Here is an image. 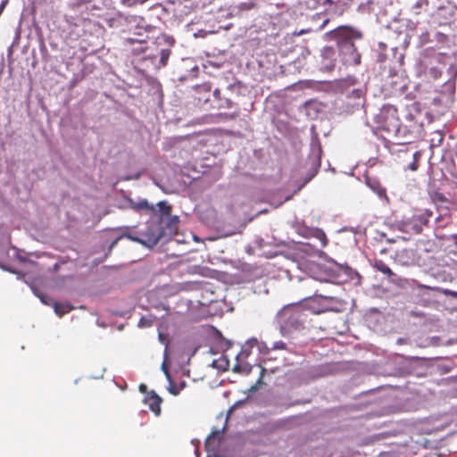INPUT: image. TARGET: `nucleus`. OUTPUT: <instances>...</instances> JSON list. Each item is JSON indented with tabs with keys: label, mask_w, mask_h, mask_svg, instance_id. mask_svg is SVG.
Wrapping results in <instances>:
<instances>
[{
	"label": "nucleus",
	"mask_w": 457,
	"mask_h": 457,
	"mask_svg": "<svg viewBox=\"0 0 457 457\" xmlns=\"http://www.w3.org/2000/svg\"><path fill=\"white\" fill-rule=\"evenodd\" d=\"M374 121L378 129L385 132L386 137L400 145L399 157L406 156L411 162L406 165L410 170H417L418 160L421 153L413 150L411 143L420 137L423 131L422 113L417 107H411L407 110L403 120H400L397 109L392 104H384L374 116Z\"/></svg>",
	"instance_id": "nucleus-1"
},
{
	"label": "nucleus",
	"mask_w": 457,
	"mask_h": 457,
	"mask_svg": "<svg viewBox=\"0 0 457 457\" xmlns=\"http://www.w3.org/2000/svg\"><path fill=\"white\" fill-rule=\"evenodd\" d=\"M326 38L335 40L338 57L345 64L359 65L361 54L354 41L362 38V32L351 26H338L325 34Z\"/></svg>",
	"instance_id": "nucleus-2"
},
{
	"label": "nucleus",
	"mask_w": 457,
	"mask_h": 457,
	"mask_svg": "<svg viewBox=\"0 0 457 457\" xmlns=\"http://www.w3.org/2000/svg\"><path fill=\"white\" fill-rule=\"evenodd\" d=\"M344 98L336 104V112L340 115L353 114L364 108L367 84L354 76H348L342 82Z\"/></svg>",
	"instance_id": "nucleus-3"
},
{
	"label": "nucleus",
	"mask_w": 457,
	"mask_h": 457,
	"mask_svg": "<svg viewBox=\"0 0 457 457\" xmlns=\"http://www.w3.org/2000/svg\"><path fill=\"white\" fill-rule=\"evenodd\" d=\"M308 314L301 305L289 304L278 313V320L283 336L292 337L305 328Z\"/></svg>",
	"instance_id": "nucleus-4"
},
{
	"label": "nucleus",
	"mask_w": 457,
	"mask_h": 457,
	"mask_svg": "<svg viewBox=\"0 0 457 457\" xmlns=\"http://www.w3.org/2000/svg\"><path fill=\"white\" fill-rule=\"evenodd\" d=\"M295 232L304 238L313 240L312 243H302L301 251L309 256H319L322 252L321 248L325 247L328 244V239L325 232L319 228L307 227L304 224L297 223L295 226Z\"/></svg>",
	"instance_id": "nucleus-5"
},
{
	"label": "nucleus",
	"mask_w": 457,
	"mask_h": 457,
	"mask_svg": "<svg viewBox=\"0 0 457 457\" xmlns=\"http://www.w3.org/2000/svg\"><path fill=\"white\" fill-rule=\"evenodd\" d=\"M129 25V34L124 37V44L134 46L135 44H147L149 33L154 27L148 24L145 20L140 16H131L127 19Z\"/></svg>",
	"instance_id": "nucleus-6"
},
{
	"label": "nucleus",
	"mask_w": 457,
	"mask_h": 457,
	"mask_svg": "<svg viewBox=\"0 0 457 457\" xmlns=\"http://www.w3.org/2000/svg\"><path fill=\"white\" fill-rule=\"evenodd\" d=\"M445 54L436 53L435 51L425 50L421 66L425 76L428 79H437L441 77L445 66Z\"/></svg>",
	"instance_id": "nucleus-7"
},
{
	"label": "nucleus",
	"mask_w": 457,
	"mask_h": 457,
	"mask_svg": "<svg viewBox=\"0 0 457 457\" xmlns=\"http://www.w3.org/2000/svg\"><path fill=\"white\" fill-rule=\"evenodd\" d=\"M311 142L310 153L307 158V163L310 165L308 178L304 180L303 186L308 183L318 172L320 167V158L322 154V148L319 139V135L316 132L314 125L311 127Z\"/></svg>",
	"instance_id": "nucleus-8"
},
{
	"label": "nucleus",
	"mask_w": 457,
	"mask_h": 457,
	"mask_svg": "<svg viewBox=\"0 0 457 457\" xmlns=\"http://www.w3.org/2000/svg\"><path fill=\"white\" fill-rule=\"evenodd\" d=\"M164 234L165 229L162 225V221L158 219V220L148 223L145 228L140 231V239L137 238L135 242L145 245L148 248H153L158 244Z\"/></svg>",
	"instance_id": "nucleus-9"
},
{
	"label": "nucleus",
	"mask_w": 457,
	"mask_h": 457,
	"mask_svg": "<svg viewBox=\"0 0 457 457\" xmlns=\"http://www.w3.org/2000/svg\"><path fill=\"white\" fill-rule=\"evenodd\" d=\"M431 214H415L411 217H403L397 222V228L400 231L409 235H418L421 233L423 227L428 224Z\"/></svg>",
	"instance_id": "nucleus-10"
},
{
	"label": "nucleus",
	"mask_w": 457,
	"mask_h": 457,
	"mask_svg": "<svg viewBox=\"0 0 457 457\" xmlns=\"http://www.w3.org/2000/svg\"><path fill=\"white\" fill-rule=\"evenodd\" d=\"M192 90V96L195 101V104L202 108L205 107L212 96L211 83L204 82L203 84L195 85L193 87Z\"/></svg>",
	"instance_id": "nucleus-11"
},
{
	"label": "nucleus",
	"mask_w": 457,
	"mask_h": 457,
	"mask_svg": "<svg viewBox=\"0 0 457 457\" xmlns=\"http://www.w3.org/2000/svg\"><path fill=\"white\" fill-rule=\"evenodd\" d=\"M126 202L128 207L136 212L145 213L150 216H156L157 211L154 204L148 203L145 198H138L137 200L133 198H127Z\"/></svg>",
	"instance_id": "nucleus-12"
},
{
	"label": "nucleus",
	"mask_w": 457,
	"mask_h": 457,
	"mask_svg": "<svg viewBox=\"0 0 457 457\" xmlns=\"http://www.w3.org/2000/svg\"><path fill=\"white\" fill-rule=\"evenodd\" d=\"M320 66L322 70L330 71L337 64L338 54L333 46H325L320 52Z\"/></svg>",
	"instance_id": "nucleus-13"
},
{
	"label": "nucleus",
	"mask_w": 457,
	"mask_h": 457,
	"mask_svg": "<svg viewBox=\"0 0 457 457\" xmlns=\"http://www.w3.org/2000/svg\"><path fill=\"white\" fill-rule=\"evenodd\" d=\"M391 51L393 53V60L390 61L392 64H390L388 68L385 65L383 73L381 74L382 77L388 79L398 77L396 68L403 65L404 59V54L397 47L392 48Z\"/></svg>",
	"instance_id": "nucleus-14"
},
{
	"label": "nucleus",
	"mask_w": 457,
	"mask_h": 457,
	"mask_svg": "<svg viewBox=\"0 0 457 457\" xmlns=\"http://www.w3.org/2000/svg\"><path fill=\"white\" fill-rule=\"evenodd\" d=\"M395 260L402 266H410L416 261L415 251L409 248L397 250L395 254Z\"/></svg>",
	"instance_id": "nucleus-15"
},
{
	"label": "nucleus",
	"mask_w": 457,
	"mask_h": 457,
	"mask_svg": "<svg viewBox=\"0 0 457 457\" xmlns=\"http://www.w3.org/2000/svg\"><path fill=\"white\" fill-rule=\"evenodd\" d=\"M162 398L154 392H149L144 399V403L148 405L149 409L156 415L161 413Z\"/></svg>",
	"instance_id": "nucleus-16"
},
{
	"label": "nucleus",
	"mask_w": 457,
	"mask_h": 457,
	"mask_svg": "<svg viewBox=\"0 0 457 457\" xmlns=\"http://www.w3.org/2000/svg\"><path fill=\"white\" fill-rule=\"evenodd\" d=\"M213 101L217 102L216 105L211 104L212 107H216L219 109L221 108H231L234 105L233 101L228 97V95L223 94L221 96L220 90L219 88H215L212 91Z\"/></svg>",
	"instance_id": "nucleus-17"
},
{
	"label": "nucleus",
	"mask_w": 457,
	"mask_h": 457,
	"mask_svg": "<svg viewBox=\"0 0 457 457\" xmlns=\"http://www.w3.org/2000/svg\"><path fill=\"white\" fill-rule=\"evenodd\" d=\"M373 267L376 270L386 275L389 281L395 283L399 280L397 275L382 260H375Z\"/></svg>",
	"instance_id": "nucleus-18"
},
{
	"label": "nucleus",
	"mask_w": 457,
	"mask_h": 457,
	"mask_svg": "<svg viewBox=\"0 0 457 457\" xmlns=\"http://www.w3.org/2000/svg\"><path fill=\"white\" fill-rule=\"evenodd\" d=\"M258 344V340L254 337L250 338L245 342V344L242 346L240 353L237 355V360L239 358H247L251 353L252 349Z\"/></svg>",
	"instance_id": "nucleus-19"
},
{
	"label": "nucleus",
	"mask_w": 457,
	"mask_h": 457,
	"mask_svg": "<svg viewBox=\"0 0 457 457\" xmlns=\"http://www.w3.org/2000/svg\"><path fill=\"white\" fill-rule=\"evenodd\" d=\"M223 432L222 430H214L212 431L206 438L204 446L207 452L214 451L217 447V445L214 444V440L216 438H220L221 434Z\"/></svg>",
	"instance_id": "nucleus-20"
},
{
	"label": "nucleus",
	"mask_w": 457,
	"mask_h": 457,
	"mask_svg": "<svg viewBox=\"0 0 457 457\" xmlns=\"http://www.w3.org/2000/svg\"><path fill=\"white\" fill-rule=\"evenodd\" d=\"M156 206L157 215L150 216L151 218H156V220H158V219L161 220L160 216L170 215L171 207L167 201H160L159 203H157Z\"/></svg>",
	"instance_id": "nucleus-21"
},
{
	"label": "nucleus",
	"mask_w": 457,
	"mask_h": 457,
	"mask_svg": "<svg viewBox=\"0 0 457 457\" xmlns=\"http://www.w3.org/2000/svg\"><path fill=\"white\" fill-rule=\"evenodd\" d=\"M54 312L59 317L63 316L64 314L70 312L71 310H73V306L70 304L69 303H57L54 302L53 304Z\"/></svg>",
	"instance_id": "nucleus-22"
},
{
	"label": "nucleus",
	"mask_w": 457,
	"mask_h": 457,
	"mask_svg": "<svg viewBox=\"0 0 457 457\" xmlns=\"http://www.w3.org/2000/svg\"><path fill=\"white\" fill-rule=\"evenodd\" d=\"M242 88V83L240 81H235L226 87L224 94L228 95V97H230L232 95L239 96L241 94Z\"/></svg>",
	"instance_id": "nucleus-23"
},
{
	"label": "nucleus",
	"mask_w": 457,
	"mask_h": 457,
	"mask_svg": "<svg viewBox=\"0 0 457 457\" xmlns=\"http://www.w3.org/2000/svg\"><path fill=\"white\" fill-rule=\"evenodd\" d=\"M255 7V0H246L239 3L233 7V12L239 13L240 12H246Z\"/></svg>",
	"instance_id": "nucleus-24"
},
{
	"label": "nucleus",
	"mask_w": 457,
	"mask_h": 457,
	"mask_svg": "<svg viewBox=\"0 0 457 457\" xmlns=\"http://www.w3.org/2000/svg\"><path fill=\"white\" fill-rule=\"evenodd\" d=\"M367 185L371 188V190L377 194V195L380 198H386V189L382 187L378 181H371L369 180L367 182Z\"/></svg>",
	"instance_id": "nucleus-25"
},
{
	"label": "nucleus",
	"mask_w": 457,
	"mask_h": 457,
	"mask_svg": "<svg viewBox=\"0 0 457 457\" xmlns=\"http://www.w3.org/2000/svg\"><path fill=\"white\" fill-rule=\"evenodd\" d=\"M429 38L428 41L433 43L436 42L437 44L444 45L448 40V36L443 32L436 31L432 34L428 35Z\"/></svg>",
	"instance_id": "nucleus-26"
},
{
	"label": "nucleus",
	"mask_w": 457,
	"mask_h": 457,
	"mask_svg": "<svg viewBox=\"0 0 457 457\" xmlns=\"http://www.w3.org/2000/svg\"><path fill=\"white\" fill-rule=\"evenodd\" d=\"M7 254L9 257L18 259L21 262H26L28 261L27 257L21 254V250L15 246H10Z\"/></svg>",
	"instance_id": "nucleus-27"
},
{
	"label": "nucleus",
	"mask_w": 457,
	"mask_h": 457,
	"mask_svg": "<svg viewBox=\"0 0 457 457\" xmlns=\"http://www.w3.org/2000/svg\"><path fill=\"white\" fill-rule=\"evenodd\" d=\"M386 47V44L382 42L378 43V51L376 56V61L380 64V68L382 67V64L386 63V55L383 53Z\"/></svg>",
	"instance_id": "nucleus-28"
},
{
	"label": "nucleus",
	"mask_w": 457,
	"mask_h": 457,
	"mask_svg": "<svg viewBox=\"0 0 457 457\" xmlns=\"http://www.w3.org/2000/svg\"><path fill=\"white\" fill-rule=\"evenodd\" d=\"M439 340H440L439 337H436V336L428 337L420 344V347L435 346V345H438Z\"/></svg>",
	"instance_id": "nucleus-29"
},
{
	"label": "nucleus",
	"mask_w": 457,
	"mask_h": 457,
	"mask_svg": "<svg viewBox=\"0 0 457 457\" xmlns=\"http://www.w3.org/2000/svg\"><path fill=\"white\" fill-rule=\"evenodd\" d=\"M170 55V48H163L160 52V64L165 66Z\"/></svg>",
	"instance_id": "nucleus-30"
},
{
	"label": "nucleus",
	"mask_w": 457,
	"mask_h": 457,
	"mask_svg": "<svg viewBox=\"0 0 457 457\" xmlns=\"http://www.w3.org/2000/svg\"><path fill=\"white\" fill-rule=\"evenodd\" d=\"M137 46H133L131 48V52L133 53V54L135 55H140L142 54H145V51L147 50V46L146 44H137Z\"/></svg>",
	"instance_id": "nucleus-31"
},
{
	"label": "nucleus",
	"mask_w": 457,
	"mask_h": 457,
	"mask_svg": "<svg viewBox=\"0 0 457 457\" xmlns=\"http://www.w3.org/2000/svg\"><path fill=\"white\" fill-rule=\"evenodd\" d=\"M30 288H31V290H32L33 294H34L35 295H37V296L41 300V302H42L43 303H45V304H49V303H48V300H49V299H48V296H47V295H44V294H41V293L39 292V290H38V289H37V288H36L35 287H33V286H30Z\"/></svg>",
	"instance_id": "nucleus-32"
},
{
	"label": "nucleus",
	"mask_w": 457,
	"mask_h": 457,
	"mask_svg": "<svg viewBox=\"0 0 457 457\" xmlns=\"http://www.w3.org/2000/svg\"><path fill=\"white\" fill-rule=\"evenodd\" d=\"M153 324V320L151 317H142L139 321H138V324L137 326L139 328H147V327H151Z\"/></svg>",
	"instance_id": "nucleus-33"
},
{
	"label": "nucleus",
	"mask_w": 457,
	"mask_h": 457,
	"mask_svg": "<svg viewBox=\"0 0 457 457\" xmlns=\"http://www.w3.org/2000/svg\"><path fill=\"white\" fill-rule=\"evenodd\" d=\"M255 346L258 347L259 353L262 355L268 354L270 353V351L271 350V348L268 347V345L264 342H261V343L258 342V344L255 345Z\"/></svg>",
	"instance_id": "nucleus-34"
},
{
	"label": "nucleus",
	"mask_w": 457,
	"mask_h": 457,
	"mask_svg": "<svg viewBox=\"0 0 457 457\" xmlns=\"http://www.w3.org/2000/svg\"><path fill=\"white\" fill-rule=\"evenodd\" d=\"M170 385L168 386V391L173 395H178L179 393H180V388H179V386H177L172 379L170 378V381H169Z\"/></svg>",
	"instance_id": "nucleus-35"
},
{
	"label": "nucleus",
	"mask_w": 457,
	"mask_h": 457,
	"mask_svg": "<svg viewBox=\"0 0 457 457\" xmlns=\"http://www.w3.org/2000/svg\"><path fill=\"white\" fill-rule=\"evenodd\" d=\"M425 4H428V0H417L416 3L412 6V10L414 11L415 13H419L420 10Z\"/></svg>",
	"instance_id": "nucleus-36"
},
{
	"label": "nucleus",
	"mask_w": 457,
	"mask_h": 457,
	"mask_svg": "<svg viewBox=\"0 0 457 457\" xmlns=\"http://www.w3.org/2000/svg\"><path fill=\"white\" fill-rule=\"evenodd\" d=\"M161 39L169 46H172L174 44H175V39L173 38V37L171 36H169V35H162V37H161Z\"/></svg>",
	"instance_id": "nucleus-37"
},
{
	"label": "nucleus",
	"mask_w": 457,
	"mask_h": 457,
	"mask_svg": "<svg viewBox=\"0 0 457 457\" xmlns=\"http://www.w3.org/2000/svg\"><path fill=\"white\" fill-rule=\"evenodd\" d=\"M287 347V344L283 341H276L271 346V350H284Z\"/></svg>",
	"instance_id": "nucleus-38"
},
{
	"label": "nucleus",
	"mask_w": 457,
	"mask_h": 457,
	"mask_svg": "<svg viewBox=\"0 0 457 457\" xmlns=\"http://www.w3.org/2000/svg\"><path fill=\"white\" fill-rule=\"evenodd\" d=\"M237 116V112H236L235 113L233 114H228V113H220L218 115V118H219V120H229V119H234L235 117Z\"/></svg>",
	"instance_id": "nucleus-39"
},
{
	"label": "nucleus",
	"mask_w": 457,
	"mask_h": 457,
	"mask_svg": "<svg viewBox=\"0 0 457 457\" xmlns=\"http://www.w3.org/2000/svg\"><path fill=\"white\" fill-rule=\"evenodd\" d=\"M246 398L243 400L237 401L228 411V416L236 409L239 408L241 405H243L246 402Z\"/></svg>",
	"instance_id": "nucleus-40"
},
{
	"label": "nucleus",
	"mask_w": 457,
	"mask_h": 457,
	"mask_svg": "<svg viewBox=\"0 0 457 457\" xmlns=\"http://www.w3.org/2000/svg\"><path fill=\"white\" fill-rule=\"evenodd\" d=\"M266 371V370L264 368H262V370H261V376L260 378H258L257 380V385H254L251 388H250V391L251 392H255L257 389H258V385H261L262 384V376H263V373Z\"/></svg>",
	"instance_id": "nucleus-41"
},
{
	"label": "nucleus",
	"mask_w": 457,
	"mask_h": 457,
	"mask_svg": "<svg viewBox=\"0 0 457 457\" xmlns=\"http://www.w3.org/2000/svg\"><path fill=\"white\" fill-rule=\"evenodd\" d=\"M0 268L5 271H8V272H11L13 274H18V278H20V274L17 272V270L15 269H12L11 266L1 263Z\"/></svg>",
	"instance_id": "nucleus-42"
},
{
	"label": "nucleus",
	"mask_w": 457,
	"mask_h": 457,
	"mask_svg": "<svg viewBox=\"0 0 457 457\" xmlns=\"http://www.w3.org/2000/svg\"><path fill=\"white\" fill-rule=\"evenodd\" d=\"M312 29L311 28H309V29H300V30H298V31H296V30H295V31H294V32H293V35H294V36H302V35H304V34L310 33V32H312Z\"/></svg>",
	"instance_id": "nucleus-43"
},
{
	"label": "nucleus",
	"mask_w": 457,
	"mask_h": 457,
	"mask_svg": "<svg viewBox=\"0 0 457 457\" xmlns=\"http://www.w3.org/2000/svg\"><path fill=\"white\" fill-rule=\"evenodd\" d=\"M441 292L447 296L457 297V292L451 289H441Z\"/></svg>",
	"instance_id": "nucleus-44"
},
{
	"label": "nucleus",
	"mask_w": 457,
	"mask_h": 457,
	"mask_svg": "<svg viewBox=\"0 0 457 457\" xmlns=\"http://www.w3.org/2000/svg\"><path fill=\"white\" fill-rule=\"evenodd\" d=\"M162 370L164 372L167 380L170 381L171 376H170V371H169V370H168V368L166 366L165 361H163L162 364Z\"/></svg>",
	"instance_id": "nucleus-45"
},
{
	"label": "nucleus",
	"mask_w": 457,
	"mask_h": 457,
	"mask_svg": "<svg viewBox=\"0 0 457 457\" xmlns=\"http://www.w3.org/2000/svg\"><path fill=\"white\" fill-rule=\"evenodd\" d=\"M179 221V219L178 216H171L169 220V226H176Z\"/></svg>",
	"instance_id": "nucleus-46"
},
{
	"label": "nucleus",
	"mask_w": 457,
	"mask_h": 457,
	"mask_svg": "<svg viewBox=\"0 0 457 457\" xmlns=\"http://www.w3.org/2000/svg\"><path fill=\"white\" fill-rule=\"evenodd\" d=\"M122 237H128L129 239L135 242V239H140V234L138 236H132L131 234H123L120 236Z\"/></svg>",
	"instance_id": "nucleus-47"
},
{
	"label": "nucleus",
	"mask_w": 457,
	"mask_h": 457,
	"mask_svg": "<svg viewBox=\"0 0 457 457\" xmlns=\"http://www.w3.org/2000/svg\"><path fill=\"white\" fill-rule=\"evenodd\" d=\"M198 66L194 64L193 66L190 67V72H191V76L192 77H195L196 76V73L198 72Z\"/></svg>",
	"instance_id": "nucleus-48"
},
{
	"label": "nucleus",
	"mask_w": 457,
	"mask_h": 457,
	"mask_svg": "<svg viewBox=\"0 0 457 457\" xmlns=\"http://www.w3.org/2000/svg\"><path fill=\"white\" fill-rule=\"evenodd\" d=\"M207 32L205 30H198L194 34L195 37H204Z\"/></svg>",
	"instance_id": "nucleus-49"
},
{
	"label": "nucleus",
	"mask_w": 457,
	"mask_h": 457,
	"mask_svg": "<svg viewBox=\"0 0 457 457\" xmlns=\"http://www.w3.org/2000/svg\"><path fill=\"white\" fill-rule=\"evenodd\" d=\"M317 2V4H321V5H325L327 4H329L330 5L334 4V2L332 0H315Z\"/></svg>",
	"instance_id": "nucleus-50"
},
{
	"label": "nucleus",
	"mask_w": 457,
	"mask_h": 457,
	"mask_svg": "<svg viewBox=\"0 0 457 457\" xmlns=\"http://www.w3.org/2000/svg\"><path fill=\"white\" fill-rule=\"evenodd\" d=\"M418 287L421 288V289H436V290H439V287H427V286L420 285V284L418 285Z\"/></svg>",
	"instance_id": "nucleus-51"
},
{
	"label": "nucleus",
	"mask_w": 457,
	"mask_h": 457,
	"mask_svg": "<svg viewBox=\"0 0 457 457\" xmlns=\"http://www.w3.org/2000/svg\"><path fill=\"white\" fill-rule=\"evenodd\" d=\"M120 238H121V237L120 236V237H118L116 239H114V240L111 243V245H110L109 248H110V249L113 248V247L115 246V245L117 244V242H118Z\"/></svg>",
	"instance_id": "nucleus-52"
},
{
	"label": "nucleus",
	"mask_w": 457,
	"mask_h": 457,
	"mask_svg": "<svg viewBox=\"0 0 457 457\" xmlns=\"http://www.w3.org/2000/svg\"><path fill=\"white\" fill-rule=\"evenodd\" d=\"M146 389H147V386H146L145 384H141V385L139 386V390H140V392H142V393H146Z\"/></svg>",
	"instance_id": "nucleus-53"
},
{
	"label": "nucleus",
	"mask_w": 457,
	"mask_h": 457,
	"mask_svg": "<svg viewBox=\"0 0 457 457\" xmlns=\"http://www.w3.org/2000/svg\"><path fill=\"white\" fill-rule=\"evenodd\" d=\"M449 71H451V73H452L454 77L456 76V74H457V71H456V68H455L454 66H453V65H452V66L449 68Z\"/></svg>",
	"instance_id": "nucleus-54"
},
{
	"label": "nucleus",
	"mask_w": 457,
	"mask_h": 457,
	"mask_svg": "<svg viewBox=\"0 0 457 457\" xmlns=\"http://www.w3.org/2000/svg\"><path fill=\"white\" fill-rule=\"evenodd\" d=\"M240 369H241L240 364L237 363V364L234 366L233 370H234V371H239V370H240Z\"/></svg>",
	"instance_id": "nucleus-55"
},
{
	"label": "nucleus",
	"mask_w": 457,
	"mask_h": 457,
	"mask_svg": "<svg viewBox=\"0 0 457 457\" xmlns=\"http://www.w3.org/2000/svg\"><path fill=\"white\" fill-rule=\"evenodd\" d=\"M328 22V20H325V21L322 22V24L320 25V29H322Z\"/></svg>",
	"instance_id": "nucleus-56"
},
{
	"label": "nucleus",
	"mask_w": 457,
	"mask_h": 457,
	"mask_svg": "<svg viewBox=\"0 0 457 457\" xmlns=\"http://www.w3.org/2000/svg\"><path fill=\"white\" fill-rule=\"evenodd\" d=\"M404 341H405L404 338H398L396 342H397L398 345H402V344L404 343Z\"/></svg>",
	"instance_id": "nucleus-57"
},
{
	"label": "nucleus",
	"mask_w": 457,
	"mask_h": 457,
	"mask_svg": "<svg viewBox=\"0 0 457 457\" xmlns=\"http://www.w3.org/2000/svg\"><path fill=\"white\" fill-rule=\"evenodd\" d=\"M59 270V263H55L53 267L54 271H57Z\"/></svg>",
	"instance_id": "nucleus-58"
},
{
	"label": "nucleus",
	"mask_w": 457,
	"mask_h": 457,
	"mask_svg": "<svg viewBox=\"0 0 457 457\" xmlns=\"http://www.w3.org/2000/svg\"><path fill=\"white\" fill-rule=\"evenodd\" d=\"M185 386H186V382H184V381H183V382H181V383H180V385H179V388H180V390H181V389H182V388H184Z\"/></svg>",
	"instance_id": "nucleus-59"
},
{
	"label": "nucleus",
	"mask_w": 457,
	"mask_h": 457,
	"mask_svg": "<svg viewBox=\"0 0 457 457\" xmlns=\"http://www.w3.org/2000/svg\"><path fill=\"white\" fill-rule=\"evenodd\" d=\"M159 339L163 342V339H162V334H159Z\"/></svg>",
	"instance_id": "nucleus-60"
},
{
	"label": "nucleus",
	"mask_w": 457,
	"mask_h": 457,
	"mask_svg": "<svg viewBox=\"0 0 457 457\" xmlns=\"http://www.w3.org/2000/svg\"><path fill=\"white\" fill-rule=\"evenodd\" d=\"M246 373H249L251 371V367H248L246 370H245Z\"/></svg>",
	"instance_id": "nucleus-61"
},
{
	"label": "nucleus",
	"mask_w": 457,
	"mask_h": 457,
	"mask_svg": "<svg viewBox=\"0 0 457 457\" xmlns=\"http://www.w3.org/2000/svg\"><path fill=\"white\" fill-rule=\"evenodd\" d=\"M233 234H235V232H230V233H228V234H227L226 236L233 235Z\"/></svg>",
	"instance_id": "nucleus-62"
},
{
	"label": "nucleus",
	"mask_w": 457,
	"mask_h": 457,
	"mask_svg": "<svg viewBox=\"0 0 457 457\" xmlns=\"http://www.w3.org/2000/svg\"><path fill=\"white\" fill-rule=\"evenodd\" d=\"M454 395L457 396V389L455 390V394Z\"/></svg>",
	"instance_id": "nucleus-63"
}]
</instances>
